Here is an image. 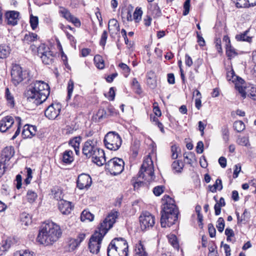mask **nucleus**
Returning <instances> with one entry per match:
<instances>
[{"label":"nucleus","instance_id":"1","mask_svg":"<svg viewBox=\"0 0 256 256\" xmlns=\"http://www.w3.org/2000/svg\"><path fill=\"white\" fill-rule=\"evenodd\" d=\"M162 200L164 202L161 211L160 224L162 227H170L178 220V210L174 200L168 195H164Z\"/></svg>","mask_w":256,"mask_h":256},{"label":"nucleus","instance_id":"2","mask_svg":"<svg viewBox=\"0 0 256 256\" xmlns=\"http://www.w3.org/2000/svg\"><path fill=\"white\" fill-rule=\"evenodd\" d=\"M50 88L48 84L41 80L31 84L26 93L28 100L38 106L44 102L50 95Z\"/></svg>","mask_w":256,"mask_h":256},{"label":"nucleus","instance_id":"3","mask_svg":"<svg viewBox=\"0 0 256 256\" xmlns=\"http://www.w3.org/2000/svg\"><path fill=\"white\" fill-rule=\"evenodd\" d=\"M62 230L58 224L53 222L42 224L36 238V241L45 246L52 245L62 235Z\"/></svg>","mask_w":256,"mask_h":256},{"label":"nucleus","instance_id":"4","mask_svg":"<svg viewBox=\"0 0 256 256\" xmlns=\"http://www.w3.org/2000/svg\"><path fill=\"white\" fill-rule=\"evenodd\" d=\"M104 142L106 148L112 150H116L120 147L122 140L115 132H110L105 136Z\"/></svg>","mask_w":256,"mask_h":256},{"label":"nucleus","instance_id":"5","mask_svg":"<svg viewBox=\"0 0 256 256\" xmlns=\"http://www.w3.org/2000/svg\"><path fill=\"white\" fill-rule=\"evenodd\" d=\"M138 178H142L150 182L154 180V169L150 158L144 160L138 174Z\"/></svg>","mask_w":256,"mask_h":256},{"label":"nucleus","instance_id":"6","mask_svg":"<svg viewBox=\"0 0 256 256\" xmlns=\"http://www.w3.org/2000/svg\"><path fill=\"white\" fill-rule=\"evenodd\" d=\"M118 212H114L113 213L110 214L106 218L100 223L98 228V232L96 231L94 233L100 234L102 238L107 233L115 222L116 218L118 216Z\"/></svg>","mask_w":256,"mask_h":256},{"label":"nucleus","instance_id":"7","mask_svg":"<svg viewBox=\"0 0 256 256\" xmlns=\"http://www.w3.org/2000/svg\"><path fill=\"white\" fill-rule=\"evenodd\" d=\"M98 139L94 138L92 139H88L84 144L82 151V154L88 158L92 157L94 155L100 150L97 146Z\"/></svg>","mask_w":256,"mask_h":256},{"label":"nucleus","instance_id":"8","mask_svg":"<svg viewBox=\"0 0 256 256\" xmlns=\"http://www.w3.org/2000/svg\"><path fill=\"white\" fill-rule=\"evenodd\" d=\"M37 53L44 64L50 65L54 62L55 56L50 48L44 44H41L37 48Z\"/></svg>","mask_w":256,"mask_h":256},{"label":"nucleus","instance_id":"9","mask_svg":"<svg viewBox=\"0 0 256 256\" xmlns=\"http://www.w3.org/2000/svg\"><path fill=\"white\" fill-rule=\"evenodd\" d=\"M124 160L120 158H113L106 164V169L114 176L120 174L124 169Z\"/></svg>","mask_w":256,"mask_h":256},{"label":"nucleus","instance_id":"10","mask_svg":"<svg viewBox=\"0 0 256 256\" xmlns=\"http://www.w3.org/2000/svg\"><path fill=\"white\" fill-rule=\"evenodd\" d=\"M29 74L27 70H22V68L18 65L12 67L11 72L12 80L13 84L16 86L24 79L28 77Z\"/></svg>","mask_w":256,"mask_h":256},{"label":"nucleus","instance_id":"11","mask_svg":"<svg viewBox=\"0 0 256 256\" xmlns=\"http://www.w3.org/2000/svg\"><path fill=\"white\" fill-rule=\"evenodd\" d=\"M139 220L140 228L143 230L152 228L155 223L154 216L148 212H143Z\"/></svg>","mask_w":256,"mask_h":256},{"label":"nucleus","instance_id":"12","mask_svg":"<svg viewBox=\"0 0 256 256\" xmlns=\"http://www.w3.org/2000/svg\"><path fill=\"white\" fill-rule=\"evenodd\" d=\"M102 238L100 234L94 233L92 236L88 243L90 252L96 254L99 252Z\"/></svg>","mask_w":256,"mask_h":256},{"label":"nucleus","instance_id":"13","mask_svg":"<svg viewBox=\"0 0 256 256\" xmlns=\"http://www.w3.org/2000/svg\"><path fill=\"white\" fill-rule=\"evenodd\" d=\"M61 105L59 104H52L45 110V116L50 120H54L60 114Z\"/></svg>","mask_w":256,"mask_h":256},{"label":"nucleus","instance_id":"14","mask_svg":"<svg viewBox=\"0 0 256 256\" xmlns=\"http://www.w3.org/2000/svg\"><path fill=\"white\" fill-rule=\"evenodd\" d=\"M77 186L80 190L88 188L92 184V178L89 174H82L78 176L76 182Z\"/></svg>","mask_w":256,"mask_h":256},{"label":"nucleus","instance_id":"15","mask_svg":"<svg viewBox=\"0 0 256 256\" xmlns=\"http://www.w3.org/2000/svg\"><path fill=\"white\" fill-rule=\"evenodd\" d=\"M15 125L14 120L12 116H4L0 120V132H6L14 128Z\"/></svg>","mask_w":256,"mask_h":256},{"label":"nucleus","instance_id":"16","mask_svg":"<svg viewBox=\"0 0 256 256\" xmlns=\"http://www.w3.org/2000/svg\"><path fill=\"white\" fill-rule=\"evenodd\" d=\"M110 246L120 251L124 250L128 252V244L126 241L122 238H117L113 239L110 242Z\"/></svg>","mask_w":256,"mask_h":256},{"label":"nucleus","instance_id":"17","mask_svg":"<svg viewBox=\"0 0 256 256\" xmlns=\"http://www.w3.org/2000/svg\"><path fill=\"white\" fill-rule=\"evenodd\" d=\"M5 17L7 20V24L11 26H16L19 20L20 12L16 10L7 11L5 14Z\"/></svg>","mask_w":256,"mask_h":256},{"label":"nucleus","instance_id":"18","mask_svg":"<svg viewBox=\"0 0 256 256\" xmlns=\"http://www.w3.org/2000/svg\"><path fill=\"white\" fill-rule=\"evenodd\" d=\"M14 148L12 146H6L3 149L2 152L1 157L3 164H6V162L14 156Z\"/></svg>","mask_w":256,"mask_h":256},{"label":"nucleus","instance_id":"19","mask_svg":"<svg viewBox=\"0 0 256 256\" xmlns=\"http://www.w3.org/2000/svg\"><path fill=\"white\" fill-rule=\"evenodd\" d=\"M85 236V234L82 233L78 234L77 238L70 239L68 243V250L73 251L76 250L84 240Z\"/></svg>","mask_w":256,"mask_h":256},{"label":"nucleus","instance_id":"20","mask_svg":"<svg viewBox=\"0 0 256 256\" xmlns=\"http://www.w3.org/2000/svg\"><path fill=\"white\" fill-rule=\"evenodd\" d=\"M58 204V208L62 214H70L72 208L70 202L65 200H61L59 201Z\"/></svg>","mask_w":256,"mask_h":256},{"label":"nucleus","instance_id":"21","mask_svg":"<svg viewBox=\"0 0 256 256\" xmlns=\"http://www.w3.org/2000/svg\"><path fill=\"white\" fill-rule=\"evenodd\" d=\"M148 254L147 252L144 244L140 240L136 244L134 256H148Z\"/></svg>","mask_w":256,"mask_h":256},{"label":"nucleus","instance_id":"22","mask_svg":"<svg viewBox=\"0 0 256 256\" xmlns=\"http://www.w3.org/2000/svg\"><path fill=\"white\" fill-rule=\"evenodd\" d=\"M238 8H248L256 5V0H232Z\"/></svg>","mask_w":256,"mask_h":256},{"label":"nucleus","instance_id":"23","mask_svg":"<svg viewBox=\"0 0 256 256\" xmlns=\"http://www.w3.org/2000/svg\"><path fill=\"white\" fill-rule=\"evenodd\" d=\"M92 162L98 166L103 165L106 162L104 152L102 150H100L97 154L92 157Z\"/></svg>","mask_w":256,"mask_h":256},{"label":"nucleus","instance_id":"24","mask_svg":"<svg viewBox=\"0 0 256 256\" xmlns=\"http://www.w3.org/2000/svg\"><path fill=\"white\" fill-rule=\"evenodd\" d=\"M36 127L34 126L26 125L22 132L24 138H30L36 134Z\"/></svg>","mask_w":256,"mask_h":256},{"label":"nucleus","instance_id":"25","mask_svg":"<svg viewBox=\"0 0 256 256\" xmlns=\"http://www.w3.org/2000/svg\"><path fill=\"white\" fill-rule=\"evenodd\" d=\"M74 160L73 152L71 150H66L62 154V161L66 164H70Z\"/></svg>","mask_w":256,"mask_h":256},{"label":"nucleus","instance_id":"26","mask_svg":"<svg viewBox=\"0 0 256 256\" xmlns=\"http://www.w3.org/2000/svg\"><path fill=\"white\" fill-rule=\"evenodd\" d=\"M108 28L110 32L116 34L120 30V26L116 19H111L109 20Z\"/></svg>","mask_w":256,"mask_h":256},{"label":"nucleus","instance_id":"27","mask_svg":"<svg viewBox=\"0 0 256 256\" xmlns=\"http://www.w3.org/2000/svg\"><path fill=\"white\" fill-rule=\"evenodd\" d=\"M12 242L10 238L2 241L0 244V256L3 255L10 247Z\"/></svg>","mask_w":256,"mask_h":256},{"label":"nucleus","instance_id":"28","mask_svg":"<svg viewBox=\"0 0 256 256\" xmlns=\"http://www.w3.org/2000/svg\"><path fill=\"white\" fill-rule=\"evenodd\" d=\"M38 35L35 33L28 32L26 34L22 39L24 44H29L32 42L36 40L38 38Z\"/></svg>","mask_w":256,"mask_h":256},{"label":"nucleus","instance_id":"29","mask_svg":"<svg viewBox=\"0 0 256 256\" xmlns=\"http://www.w3.org/2000/svg\"><path fill=\"white\" fill-rule=\"evenodd\" d=\"M84 102V99L82 96L79 95H76L70 105L74 108H78L82 106Z\"/></svg>","mask_w":256,"mask_h":256},{"label":"nucleus","instance_id":"30","mask_svg":"<svg viewBox=\"0 0 256 256\" xmlns=\"http://www.w3.org/2000/svg\"><path fill=\"white\" fill-rule=\"evenodd\" d=\"M10 47L5 44L0 46V58H6L10 54Z\"/></svg>","mask_w":256,"mask_h":256},{"label":"nucleus","instance_id":"31","mask_svg":"<svg viewBox=\"0 0 256 256\" xmlns=\"http://www.w3.org/2000/svg\"><path fill=\"white\" fill-rule=\"evenodd\" d=\"M249 30H246L243 33H242L239 34H237L236 36V38L238 41H245L248 42H251L252 37L248 36V33Z\"/></svg>","mask_w":256,"mask_h":256},{"label":"nucleus","instance_id":"32","mask_svg":"<svg viewBox=\"0 0 256 256\" xmlns=\"http://www.w3.org/2000/svg\"><path fill=\"white\" fill-rule=\"evenodd\" d=\"M5 97L6 99L8 104L11 108L14 106V100L13 96L10 93L9 88H6L5 92Z\"/></svg>","mask_w":256,"mask_h":256},{"label":"nucleus","instance_id":"33","mask_svg":"<svg viewBox=\"0 0 256 256\" xmlns=\"http://www.w3.org/2000/svg\"><path fill=\"white\" fill-rule=\"evenodd\" d=\"M94 215L87 210H83L80 216V220L82 222L86 220L91 222L94 220Z\"/></svg>","mask_w":256,"mask_h":256},{"label":"nucleus","instance_id":"34","mask_svg":"<svg viewBox=\"0 0 256 256\" xmlns=\"http://www.w3.org/2000/svg\"><path fill=\"white\" fill-rule=\"evenodd\" d=\"M226 54L227 56L231 59L238 54L236 50L231 44L226 46Z\"/></svg>","mask_w":256,"mask_h":256},{"label":"nucleus","instance_id":"35","mask_svg":"<svg viewBox=\"0 0 256 256\" xmlns=\"http://www.w3.org/2000/svg\"><path fill=\"white\" fill-rule=\"evenodd\" d=\"M94 62L96 66L99 69H102L104 67V60L100 55H96L94 57Z\"/></svg>","mask_w":256,"mask_h":256},{"label":"nucleus","instance_id":"36","mask_svg":"<svg viewBox=\"0 0 256 256\" xmlns=\"http://www.w3.org/2000/svg\"><path fill=\"white\" fill-rule=\"evenodd\" d=\"M20 220L22 224L28 226L32 222L30 216L26 212H23L20 215Z\"/></svg>","mask_w":256,"mask_h":256},{"label":"nucleus","instance_id":"37","mask_svg":"<svg viewBox=\"0 0 256 256\" xmlns=\"http://www.w3.org/2000/svg\"><path fill=\"white\" fill-rule=\"evenodd\" d=\"M183 167V163L179 160L174 161L172 164V170H174L176 172H181Z\"/></svg>","mask_w":256,"mask_h":256},{"label":"nucleus","instance_id":"38","mask_svg":"<svg viewBox=\"0 0 256 256\" xmlns=\"http://www.w3.org/2000/svg\"><path fill=\"white\" fill-rule=\"evenodd\" d=\"M16 125L14 126V128H16V130L15 132L14 135L12 136V140H14L17 136L20 134V125H21V118L20 117L16 118Z\"/></svg>","mask_w":256,"mask_h":256},{"label":"nucleus","instance_id":"39","mask_svg":"<svg viewBox=\"0 0 256 256\" xmlns=\"http://www.w3.org/2000/svg\"><path fill=\"white\" fill-rule=\"evenodd\" d=\"M233 127L237 132H240L245 129V124L242 121L238 120L234 122Z\"/></svg>","mask_w":256,"mask_h":256},{"label":"nucleus","instance_id":"40","mask_svg":"<svg viewBox=\"0 0 256 256\" xmlns=\"http://www.w3.org/2000/svg\"><path fill=\"white\" fill-rule=\"evenodd\" d=\"M38 197L36 192L32 190H28L26 194V198L30 203H33Z\"/></svg>","mask_w":256,"mask_h":256},{"label":"nucleus","instance_id":"41","mask_svg":"<svg viewBox=\"0 0 256 256\" xmlns=\"http://www.w3.org/2000/svg\"><path fill=\"white\" fill-rule=\"evenodd\" d=\"M59 13L64 18L67 20H68L72 16L70 12L68 9L64 7L60 8Z\"/></svg>","mask_w":256,"mask_h":256},{"label":"nucleus","instance_id":"42","mask_svg":"<svg viewBox=\"0 0 256 256\" xmlns=\"http://www.w3.org/2000/svg\"><path fill=\"white\" fill-rule=\"evenodd\" d=\"M235 86L236 90H238L241 94L243 98H245L247 94L248 88L245 87L244 85H239V84H236Z\"/></svg>","mask_w":256,"mask_h":256},{"label":"nucleus","instance_id":"43","mask_svg":"<svg viewBox=\"0 0 256 256\" xmlns=\"http://www.w3.org/2000/svg\"><path fill=\"white\" fill-rule=\"evenodd\" d=\"M82 140L80 136H76L71 139L69 141V144L71 145L74 148L80 147V143Z\"/></svg>","mask_w":256,"mask_h":256},{"label":"nucleus","instance_id":"44","mask_svg":"<svg viewBox=\"0 0 256 256\" xmlns=\"http://www.w3.org/2000/svg\"><path fill=\"white\" fill-rule=\"evenodd\" d=\"M168 240L172 246L175 248L178 249L179 245L176 236L174 234H170L168 237Z\"/></svg>","mask_w":256,"mask_h":256},{"label":"nucleus","instance_id":"45","mask_svg":"<svg viewBox=\"0 0 256 256\" xmlns=\"http://www.w3.org/2000/svg\"><path fill=\"white\" fill-rule=\"evenodd\" d=\"M222 138L224 140L225 142L227 143L228 142L229 140V130L226 126H224L222 130Z\"/></svg>","mask_w":256,"mask_h":256},{"label":"nucleus","instance_id":"46","mask_svg":"<svg viewBox=\"0 0 256 256\" xmlns=\"http://www.w3.org/2000/svg\"><path fill=\"white\" fill-rule=\"evenodd\" d=\"M74 88V82L71 80L68 82L67 90H68V96L66 100H68L70 98Z\"/></svg>","mask_w":256,"mask_h":256},{"label":"nucleus","instance_id":"47","mask_svg":"<svg viewBox=\"0 0 256 256\" xmlns=\"http://www.w3.org/2000/svg\"><path fill=\"white\" fill-rule=\"evenodd\" d=\"M225 226L224 220L222 218H219L216 222V227L220 232H222Z\"/></svg>","mask_w":256,"mask_h":256},{"label":"nucleus","instance_id":"48","mask_svg":"<svg viewBox=\"0 0 256 256\" xmlns=\"http://www.w3.org/2000/svg\"><path fill=\"white\" fill-rule=\"evenodd\" d=\"M30 22L32 28L34 30L38 26V18L36 16L31 15L30 16Z\"/></svg>","mask_w":256,"mask_h":256},{"label":"nucleus","instance_id":"49","mask_svg":"<svg viewBox=\"0 0 256 256\" xmlns=\"http://www.w3.org/2000/svg\"><path fill=\"white\" fill-rule=\"evenodd\" d=\"M142 14V11L141 8H136L133 14L134 19L136 22H138L141 20Z\"/></svg>","mask_w":256,"mask_h":256},{"label":"nucleus","instance_id":"50","mask_svg":"<svg viewBox=\"0 0 256 256\" xmlns=\"http://www.w3.org/2000/svg\"><path fill=\"white\" fill-rule=\"evenodd\" d=\"M107 254L108 256H122L117 252L116 248L110 246V244H109L107 248Z\"/></svg>","mask_w":256,"mask_h":256},{"label":"nucleus","instance_id":"51","mask_svg":"<svg viewBox=\"0 0 256 256\" xmlns=\"http://www.w3.org/2000/svg\"><path fill=\"white\" fill-rule=\"evenodd\" d=\"M180 150V148L176 144L171 146L172 158L176 160L178 158V151Z\"/></svg>","mask_w":256,"mask_h":256},{"label":"nucleus","instance_id":"52","mask_svg":"<svg viewBox=\"0 0 256 256\" xmlns=\"http://www.w3.org/2000/svg\"><path fill=\"white\" fill-rule=\"evenodd\" d=\"M34 252H30L27 250H21L14 252V256H34Z\"/></svg>","mask_w":256,"mask_h":256},{"label":"nucleus","instance_id":"53","mask_svg":"<svg viewBox=\"0 0 256 256\" xmlns=\"http://www.w3.org/2000/svg\"><path fill=\"white\" fill-rule=\"evenodd\" d=\"M246 94L250 98L256 100V88L251 87L250 90H248Z\"/></svg>","mask_w":256,"mask_h":256},{"label":"nucleus","instance_id":"54","mask_svg":"<svg viewBox=\"0 0 256 256\" xmlns=\"http://www.w3.org/2000/svg\"><path fill=\"white\" fill-rule=\"evenodd\" d=\"M52 192H54V198L56 200H63L62 198V190L58 188L57 190H52Z\"/></svg>","mask_w":256,"mask_h":256},{"label":"nucleus","instance_id":"55","mask_svg":"<svg viewBox=\"0 0 256 256\" xmlns=\"http://www.w3.org/2000/svg\"><path fill=\"white\" fill-rule=\"evenodd\" d=\"M164 186H158L154 187L153 189V192L156 196H160L164 191Z\"/></svg>","mask_w":256,"mask_h":256},{"label":"nucleus","instance_id":"56","mask_svg":"<svg viewBox=\"0 0 256 256\" xmlns=\"http://www.w3.org/2000/svg\"><path fill=\"white\" fill-rule=\"evenodd\" d=\"M238 143L241 146H247L250 145L248 138L244 136L238 138Z\"/></svg>","mask_w":256,"mask_h":256},{"label":"nucleus","instance_id":"57","mask_svg":"<svg viewBox=\"0 0 256 256\" xmlns=\"http://www.w3.org/2000/svg\"><path fill=\"white\" fill-rule=\"evenodd\" d=\"M108 38V32L104 30L102 34L100 42V46H104L106 45V40Z\"/></svg>","mask_w":256,"mask_h":256},{"label":"nucleus","instance_id":"58","mask_svg":"<svg viewBox=\"0 0 256 256\" xmlns=\"http://www.w3.org/2000/svg\"><path fill=\"white\" fill-rule=\"evenodd\" d=\"M147 84L151 88H154L156 86L157 82L156 78H147Z\"/></svg>","mask_w":256,"mask_h":256},{"label":"nucleus","instance_id":"59","mask_svg":"<svg viewBox=\"0 0 256 256\" xmlns=\"http://www.w3.org/2000/svg\"><path fill=\"white\" fill-rule=\"evenodd\" d=\"M208 230L210 237H215L216 230L212 224H208Z\"/></svg>","mask_w":256,"mask_h":256},{"label":"nucleus","instance_id":"60","mask_svg":"<svg viewBox=\"0 0 256 256\" xmlns=\"http://www.w3.org/2000/svg\"><path fill=\"white\" fill-rule=\"evenodd\" d=\"M190 0H186L184 5V10L183 12V15L186 16L190 12Z\"/></svg>","mask_w":256,"mask_h":256},{"label":"nucleus","instance_id":"61","mask_svg":"<svg viewBox=\"0 0 256 256\" xmlns=\"http://www.w3.org/2000/svg\"><path fill=\"white\" fill-rule=\"evenodd\" d=\"M99 120L106 118L107 114L104 109H100L96 114Z\"/></svg>","mask_w":256,"mask_h":256},{"label":"nucleus","instance_id":"62","mask_svg":"<svg viewBox=\"0 0 256 256\" xmlns=\"http://www.w3.org/2000/svg\"><path fill=\"white\" fill-rule=\"evenodd\" d=\"M196 37L198 38V42L200 46H203L205 44V41L204 38L202 37L200 32H196Z\"/></svg>","mask_w":256,"mask_h":256},{"label":"nucleus","instance_id":"63","mask_svg":"<svg viewBox=\"0 0 256 256\" xmlns=\"http://www.w3.org/2000/svg\"><path fill=\"white\" fill-rule=\"evenodd\" d=\"M240 170H241L240 164H236L234 166V175H233V177L234 178H236L238 176V174H239L240 172Z\"/></svg>","mask_w":256,"mask_h":256},{"label":"nucleus","instance_id":"64","mask_svg":"<svg viewBox=\"0 0 256 256\" xmlns=\"http://www.w3.org/2000/svg\"><path fill=\"white\" fill-rule=\"evenodd\" d=\"M196 152L198 154H202L204 152V144L202 142L199 141L196 146Z\"/></svg>","mask_w":256,"mask_h":256}]
</instances>
